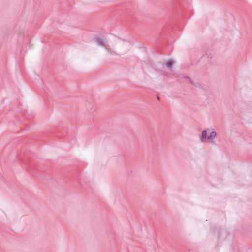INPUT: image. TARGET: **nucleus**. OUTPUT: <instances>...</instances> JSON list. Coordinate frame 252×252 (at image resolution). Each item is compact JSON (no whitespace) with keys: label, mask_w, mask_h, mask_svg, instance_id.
<instances>
[{"label":"nucleus","mask_w":252,"mask_h":252,"mask_svg":"<svg viewBox=\"0 0 252 252\" xmlns=\"http://www.w3.org/2000/svg\"><path fill=\"white\" fill-rule=\"evenodd\" d=\"M207 131L206 130H203L202 131L201 135L200 137V140L201 142H204L206 139H207Z\"/></svg>","instance_id":"nucleus-2"},{"label":"nucleus","mask_w":252,"mask_h":252,"mask_svg":"<svg viewBox=\"0 0 252 252\" xmlns=\"http://www.w3.org/2000/svg\"><path fill=\"white\" fill-rule=\"evenodd\" d=\"M188 79H189L190 80V83L192 85H193L194 86H196V87L200 86V85L198 83H194V82L190 78H188Z\"/></svg>","instance_id":"nucleus-5"},{"label":"nucleus","mask_w":252,"mask_h":252,"mask_svg":"<svg viewBox=\"0 0 252 252\" xmlns=\"http://www.w3.org/2000/svg\"><path fill=\"white\" fill-rule=\"evenodd\" d=\"M157 99H158V100H159V97L158 96V97H157Z\"/></svg>","instance_id":"nucleus-6"},{"label":"nucleus","mask_w":252,"mask_h":252,"mask_svg":"<svg viewBox=\"0 0 252 252\" xmlns=\"http://www.w3.org/2000/svg\"><path fill=\"white\" fill-rule=\"evenodd\" d=\"M174 63V61H173L172 60H169L166 62V66L168 68H171Z\"/></svg>","instance_id":"nucleus-3"},{"label":"nucleus","mask_w":252,"mask_h":252,"mask_svg":"<svg viewBox=\"0 0 252 252\" xmlns=\"http://www.w3.org/2000/svg\"><path fill=\"white\" fill-rule=\"evenodd\" d=\"M217 135V133L213 131H212L210 135L208 136L207 137V139L208 140H213V139H214L215 138V137Z\"/></svg>","instance_id":"nucleus-4"},{"label":"nucleus","mask_w":252,"mask_h":252,"mask_svg":"<svg viewBox=\"0 0 252 252\" xmlns=\"http://www.w3.org/2000/svg\"><path fill=\"white\" fill-rule=\"evenodd\" d=\"M94 40L97 43L98 45L103 47L105 46V42L101 38L96 37L94 39Z\"/></svg>","instance_id":"nucleus-1"}]
</instances>
